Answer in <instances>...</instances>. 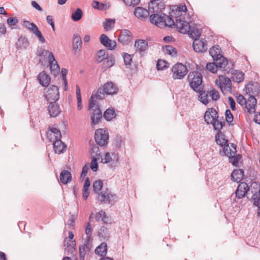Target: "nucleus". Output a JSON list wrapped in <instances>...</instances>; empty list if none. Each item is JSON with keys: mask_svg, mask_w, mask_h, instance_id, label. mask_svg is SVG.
<instances>
[{"mask_svg": "<svg viewBox=\"0 0 260 260\" xmlns=\"http://www.w3.org/2000/svg\"><path fill=\"white\" fill-rule=\"evenodd\" d=\"M61 76L62 77V80L63 81L64 84V90L65 91L68 89V81L67 79V75L68 74V70L65 68H62L61 69Z\"/></svg>", "mask_w": 260, "mask_h": 260, "instance_id": "52", "label": "nucleus"}, {"mask_svg": "<svg viewBox=\"0 0 260 260\" xmlns=\"http://www.w3.org/2000/svg\"><path fill=\"white\" fill-rule=\"evenodd\" d=\"M45 99L48 102H56L59 99L58 87L54 85H51L47 91Z\"/></svg>", "mask_w": 260, "mask_h": 260, "instance_id": "7", "label": "nucleus"}, {"mask_svg": "<svg viewBox=\"0 0 260 260\" xmlns=\"http://www.w3.org/2000/svg\"><path fill=\"white\" fill-rule=\"evenodd\" d=\"M94 217L96 221H102L104 223H108L109 222L108 217H107L106 212L102 210L97 212Z\"/></svg>", "mask_w": 260, "mask_h": 260, "instance_id": "34", "label": "nucleus"}, {"mask_svg": "<svg viewBox=\"0 0 260 260\" xmlns=\"http://www.w3.org/2000/svg\"><path fill=\"white\" fill-rule=\"evenodd\" d=\"M219 78H223L224 79L223 84L226 86L227 88L231 89L232 83L229 77H225L223 75H219Z\"/></svg>", "mask_w": 260, "mask_h": 260, "instance_id": "60", "label": "nucleus"}, {"mask_svg": "<svg viewBox=\"0 0 260 260\" xmlns=\"http://www.w3.org/2000/svg\"><path fill=\"white\" fill-rule=\"evenodd\" d=\"M34 34L39 39L41 43H45L46 41L44 37L43 36L41 31L39 30L38 27L32 33Z\"/></svg>", "mask_w": 260, "mask_h": 260, "instance_id": "58", "label": "nucleus"}, {"mask_svg": "<svg viewBox=\"0 0 260 260\" xmlns=\"http://www.w3.org/2000/svg\"><path fill=\"white\" fill-rule=\"evenodd\" d=\"M88 110H90V115L92 127L98 124L102 119L103 115L99 103L92 95L89 101Z\"/></svg>", "mask_w": 260, "mask_h": 260, "instance_id": "3", "label": "nucleus"}, {"mask_svg": "<svg viewBox=\"0 0 260 260\" xmlns=\"http://www.w3.org/2000/svg\"><path fill=\"white\" fill-rule=\"evenodd\" d=\"M134 55H129L127 53H123L122 57L123 58L124 62L125 65L131 64L132 61V56Z\"/></svg>", "mask_w": 260, "mask_h": 260, "instance_id": "57", "label": "nucleus"}, {"mask_svg": "<svg viewBox=\"0 0 260 260\" xmlns=\"http://www.w3.org/2000/svg\"><path fill=\"white\" fill-rule=\"evenodd\" d=\"M116 116L114 108H108L104 113L103 117L107 121H110L115 118Z\"/></svg>", "mask_w": 260, "mask_h": 260, "instance_id": "36", "label": "nucleus"}, {"mask_svg": "<svg viewBox=\"0 0 260 260\" xmlns=\"http://www.w3.org/2000/svg\"><path fill=\"white\" fill-rule=\"evenodd\" d=\"M237 102L241 106L245 105L246 104V100L242 94H239L236 98Z\"/></svg>", "mask_w": 260, "mask_h": 260, "instance_id": "64", "label": "nucleus"}, {"mask_svg": "<svg viewBox=\"0 0 260 260\" xmlns=\"http://www.w3.org/2000/svg\"><path fill=\"white\" fill-rule=\"evenodd\" d=\"M230 73H231V78H232L233 81L234 82L239 83L242 82L244 79V74L241 71L233 70V68L232 70L230 71Z\"/></svg>", "mask_w": 260, "mask_h": 260, "instance_id": "23", "label": "nucleus"}, {"mask_svg": "<svg viewBox=\"0 0 260 260\" xmlns=\"http://www.w3.org/2000/svg\"><path fill=\"white\" fill-rule=\"evenodd\" d=\"M192 47L197 52H205L207 50V44L206 40L195 39Z\"/></svg>", "mask_w": 260, "mask_h": 260, "instance_id": "13", "label": "nucleus"}, {"mask_svg": "<svg viewBox=\"0 0 260 260\" xmlns=\"http://www.w3.org/2000/svg\"><path fill=\"white\" fill-rule=\"evenodd\" d=\"M28 45L29 41L27 39L22 36L19 38L16 44L17 49H25Z\"/></svg>", "mask_w": 260, "mask_h": 260, "instance_id": "33", "label": "nucleus"}, {"mask_svg": "<svg viewBox=\"0 0 260 260\" xmlns=\"http://www.w3.org/2000/svg\"><path fill=\"white\" fill-rule=\"evenodd\" d=\"M83 16V12L80 8H78L76 10L73 12L71 18L74 21H79Z\"/></svg>", "mask_w": 260, "mask_h": 260, "instance_id": "43", "label": "nucleus"}, {"mask_svg": "<svg viewBox=\"0 0 260 260\" xmlns=\"http://www.w3.org/2000/svg\"><path fill=\"white\" fill-rule=\"evenodd\" d=\"M260 86L257 82H249L247 87H246L247 90V93L252 94V95L258 94L260 92Z\"/></svg>", "mask_w": 260, "mask_h": 260, "instance_id": "20", "label": "nucleus"}, {"mask_svg": "<svg viewBox=\"0 0 260 260\" xmlns=\"http://www.w3.org/2000/svg\"><path fill=\"white\" fill-rule=\"evenodd\" d=\"M225 120L227 122L228 124L230 125H232V122L234 120V116L232 113H231L230 110L227 109L225 112Z\"/></svg>", "mask_w": 260, "mask_h": 260, "instance_id": "53", "label": "nucleus"}, {"mask_svg": "<svg viewBox=\"0 0 260 260\" xmlns=\"http://www.w3.org/2000/svg\"><path fill=\"white\" fill-rule=\"evenodd\" d=\"M106 50L104 49H101L99 50L96 53V62L97 63H100L102 61H104L108 54H106Z\"/></svg>", "mask_w": 260, "mask_h": 260, "instance_id": "45", "label": "nucleus"}, {"mask_svg": "<svg viewBox=\"0 0 260 260\" xmlns=\"http://www.w3.org/2000/svg\"><path fill=\"white\" fill-rule=\"evenodd\" d=\"M18 22V19L16 17H10L7 19V23L11 29L14 28V26Z\"/></svg>", "mask_w": 260, "mask_h": 260, "instance_id": "56", "label": "nucleus"}, {"mask_svg": "<svg viewBox=\"0 0 260 260\" xmlns=\"http://www.w3.org/2000/svg\"><path fill=\"white\" fill-rule=\"evenodd\" d=\"M115 58L112 54L107 55L104 60V64L106 68H110L115 63Z\"/></svg>", "mask_w": 260, "mask_h": 260, "instance_id": "40", "label": "nucleus"}, {"mask_svg": "<svg viewBox=\"0 0 260 260\" xmlns=\"http://www.w3.org/2000/svg\"><path fill=\"white\" fill-rule=\"evenodd\" d=\"M242 155L240 154H232L231 155H229V161L231 162L233 166H236L238 164L239 161L241 159Z\"/></svg>", "mask_w": 260, "mask_h": 260, "instance_id": "46", "label": "nucleus"}, {"mask_svg": "<svg viewBox=\"0 0 260 260\" xmlns=\"http://www.w3.org/2000/svg\"><path fill=\"white\" fill-rule=\"evenodd\" d=\"M173 78L174 79H182L187 73V69L185 66L178 62L172 68Z\"/></svg>", "mask_w": 260, "mask_h": 260, "instance_id": "6", "label": "nucleus"}, {"mask_svg": "<svg viewBox=\"0 0 260 260\" xmlns=\"http://www.w3.org/2000/svg\"><path fill=\"white\" fill-rule=\"evenodd\" d=\"M190 88L194 91L199 93L198 99L204 105H207L209 103V91L204 90V85L203 84V77L198 71L190 72L187 77Z\"/></svg>", "mask_w": 260, "mask_h": 260, "instance_id": "1", "label": "nucleus"}, {"mask_svg": "<svg viewBox=\"0 0 260 260\" xmlns=\"http://www.w3.org/2000/svg\"><path fill=\"white\" fill-rule=\"evenodd\" d=\"M223 151L221 152L220 151V154L222 156L225 155L228 156L229 158V155H231L232 154H233V153H232V149L230 148L229 147V143L225 145H224L223 147Z\"/></svg>", "mask_w": 260, "mask_h": 260, "instance_id": "48", "label": "nucleus"}, {"mask_svg": "<svg viewBox=\"0 0 260 260\" xmlns=\"http://www.w3.org/2000/svg\"><path fill=\"white\" fill-rule=\"evenodd\" d=\"M100 39L101 43L110 50L114 49L116 46V42L114 40L110 39L105 34L101 35Z\"/></svg>", "mask_w": 260, "mask_h": 260, "instance_id": "14", "label": "nucleus"}, {"mask_svg": "<svg viewBox=\"0 0 260 260\" xmlns=\"http://www.w3.org/2000/svg\"><path fill=\"white\" fill-rule=\"evenodd\" d=\"M118 91V87L112 82H108L104 85L103 88L100 87L98 89L96 98L99 100H102L104 99V97L101 94L103 95H104V94L113 95L116 94Z\"/></svg>", "mask_w": 260, "mask_h": 260, "instance_id": "4", "label": "nucleus"}, {"mask_svg": "<svg viewBox=\"0 0 260 260\" xmlns=\"http://www.w3.org/2000/svg\"><path fill=\"white\" fill-rule=\"evenodd\" d=\"M64 246H66L65 249L67 250L69 252L73 253L76 250V241L75 240H72L70 242H68L67 245Z\"/></svg>", "mask_w": 260, "mask_h": 260, "instance_id": "49", "label": "nucleus"}, {"mask_svg": "<svg viewBox=\"0 0 260 260\" xmlns=\"http://www.w3.org/2000/svg\"><path fill=\"white\" fill-rule=\"evenodd\" d=\"M107 252V244L106 242L102 243L95 249V253L102 257L105 256Z\"/></svg>", "mask_w": 260, "mask_h": 260, "instance_id": "31", "label": "nucleus"}, {"mask_svg": "<svg viewBox=\"0 0 260 260\" xmlns=\"http://www.w3.org/2000/svg\"><path fill=\"white\" fill-rule=\"evenodd\" d=\"M60 139H55L53 143V149L56 153L60 154L63 153L67 149V146Z\"/></svg>", "mask_w": 260, "mask_h": 260, "instance_id": "21", "label": "nucleus"}, {"mask_svg": "<svg viewBox=\"0 0 260 260\" xmlns=\"http://www.w3.org/2000/svg\"><path fill=\"white\" fill-rule=\"evenodd\" d=\"M124 3L128 6L134 7L140 2V0H123Z\"/></svg>", "mask_w": 260, "mask_h": 260, "instance_id": "62", "label": "nucleus"}, {"mask_svg": "<svg viewBox=\"0 0 260 260\" xmlns=\"http://www.w3.org/2000/svg\"><path fill=\"white\" fill-rule=\"evenodd\" d=\"M37 79L40 84L44 87L48 86L51 80L50 76L44 71L38 75Z\"/></svg>", "mask_w": 260, "mask_h": 260, "instance_id": "25", "label": "nucleus"}, {"mask_svg": "<svg viewBox=\"0 0 260 260\" xmlns=\"http://www.w3.org/2000/svg\"><path fill=\"white\" fill-rule=\"evenodd\" d=\"M103 186V182L101 180H96L93 182V191L96 193H99V192L102 189Z\"/></svg>", "mask_w": 260, "mask_h": 260, "instance_id": "47", "label": "nucleus"}, {"mask_svg": "<svg viewBox=\"0 0 260 260\" xmlns=\"http://www.w3.org/2000/svg\"><path fill=\"white\" fill-rule=\"evenodd\" d=\"M209 94L213 101H217L220 98L219 93L215 88H213L209 92Z\"/></svg>", "mask_w": 260, "mask_h": 260, "instance_id": "55", "label": "nucleus"}, {"mask_svg": "<svg viewBox=\"0 0 260 260\" xmlns=\"http://www.w3.org/2000/svg\"><path fill=\"white\" fill-rule=\"evenodd\" d=\"M165 8V5L161 0H151L149 10L153 9V12H158Z\"/></svg>", "mask_w": 260, "mask_h": 260, "instance_id": "24", "label": "nucleus"}, {"mask_svg": "<svg viewBox=\"0 0 260 260\" xmlns=\"http://www.w3.org/2000/svg\"><path fill=\"white\" fill-rule=\"evenodd\" d=\"M257 104V100L255 96L250 95L246 101L245 108L247 110V112L249 114L255 113V106Z\"/></svg>", "mask_w": 260, "mask_h": 260, "instance_id": "17", "label": "nucleus"}, {"mask_svg": "<svg viewBox=\"0 0 260 260\" xmlns=\"http://www.w3.org/2000/svg\"><path fill=\"white\" fill-rule=\"evenodd\" d=\"M48 58L51 73L55 76L58 74L60 70V67L57 61L55 59V57L52 52H49V54L48 56Z\"/></svg>", "mask_w": 260, "mask_h": 260, "instance_id": "8", "label": "nucleus"}, {"mask_svg": "<svg viewBox=\"0 0 260 260\" xmlns=\"http://www.w3.org/2000/svg\"><path fill=\"white\" fill-rule=\"evenodd\" d=\"M169 63L165 60L158 59L156 64V68L157 70H162L164 69L168 68Z\"/></svg>", "mask_w": 260, "mask_h": 260, "instance_id": "51", "label": "nucleus"}, {"mask_svg": "<svg viewBox=\"0 0 260 260\" xmlns=\"http://www.w3.org/2000/svg\"><path fill=\"white\" fill-rule=\"evenodd\" d=\"M56 102H49L48 106V111L49 114L51 117L57 116L61 112V109Z\"/></svg>", "mask_w": 260, "mask_h": 260, "instance_id": "18", "label": "nucleus"}, {"mask_svg": "<svg viewBox=\"0 0 260 260\" xmlns=\"http://www.w3.org/2000/svg\"><path fill=\"white\" fill-rule=\"evenodd\" d=\"M49 131L52 132V133L56 135L55 136V139H61V134L60 133V131L59 129L55 128V127H52L49 128Z\"/></svg>", "mask_w": 260, "mask_h": 260, "instance_id": "61", "label": "nucleus"}, {"mask_svg": "<svg viewBox=\"0 0 260 260\" xmlns=\"http://www.w3.org/2000/svg\"><path fill=\"white\" fill-rule=\"evenodd\" d=\"M132 40V33L127 29H123L121 30L118 38L119 42L123 45L128 44Z\"/></svg>", "mask_w": 260, "mask_h": 260, "instance_id": "15", "label": "nucleus"}, {"mask_svg": "<svg viewBox=\"0 0 260 260\" xmlns=\"http://www.w3.org/2000/svg\"><path fill=\"white\" fill-rule=\"evenodd\" d=\"M115 23V19L106 18L103 22V27L105 30H109L114 26Z\"/></svg>", "mask_w": 260, "mask_h": 260, "instance_id": "42", "label": "nucleus"}, {"mask_svg": "<svg viewBox=\"0 0 260 260\" xmlns=\"http://www.w3.org/2000/svg\"><path fill=\"white\" fill-rule=\"evenodd\" d=\"M224 136L225 135L222 132L218 133L215 136V141L221 147H223L229 143L228 140L226 139Z\"/></svg>", "mask_w": 260, "mask_h": 260, "instance_id": "32", "label": "nucleus"}, {"mask_svg": "<svg viewBox=\"0 0 260 260\" xmlns=\"http://www.w3.org/2000/svg\"><path fill=\"white\" fill-rule=\"evenodd\" d=\"M165 49L166 51V53L170 55L173 57L177 56V49L175 47L171 45H166L165 46Z\"/></svg>", "mask_w": 260, "mask_h": 260, "instance_id": "50", "label": "nucleus"}, {"mask_svg": "<svg viewBox=\"0 0 260 260\" xmlns=\"http://www.w3.org/2000/svg\"><path fill=\"white\" fill-rule=\"evenodd\" d=\"M216 120H212V122L210 124L213 125L214 130L217 131L218 133L221 132V129L225 124L223 118H216Z\"/></svg>", "mask_w": 260, "mask_h": 260, "instance_id": "26", "label": "nucleus"}, {"mask_svg": "<svg viewBox=\"0 0 260 260\" xmlns=\"http://www.w3.org/2000/svg\"><path fill=\"white\" fill-rule=\"evenodd\" d=\"M164 15V20L162 25L168 26L170 28H176V22L175 23L172 18L165 14Z\"/></svg>", "mask_w": 260, "mask_h": 260, "instance_id": "35", "label": "nucleus"}, {"mask_svg": "<svg viewBox=\"0 0 260 260\" xmlns=\"http://www.w3.org/2000/svg\"><path fill=\"white\" fill-rule=\"evenodd\" d=\"M92 7L94 9L100 11L106 10L108 8L106 4L100 3L96 1H93L92 2Z\"/></svg>", "mask_w": 260, "mask_h": 260, "instance_id": "44", "label": "nucleus"}, {"mask_svg": "<svg viewBox=\"0 0 260 260\" xmlns=\"http://www.w3.org/2000/svg\"><path fill=\"white\" fill-rule=\"evenodd\" d=\"M150 21L151 23L157 26L162 25L164 20V15L161 14H153L150 16Z\"/></svg>", "mask_w": 260, "mask_h": 260, "instance_id": "27", "label": "nucleus"}, {"mask_svg": "<svg viewBox=\"0 0 260 260\" xmlns=\"http://www.w3.org/2000/svg\"><path fill=\"white\" fill-rule=\"evenodd\" d=\"M244 176V171L243 169H234L231 173V180L239 183L243 179Z\"/></svg>", "mask_w": 260, "mask_h": 260, "instance_id": "22", "label": "nucleus"}, {"mask_svg": "<svg viewBox=\"0 0 260 260\" xmlns=\"http://www.w3.org/2000/svg\"><path fill=\"white\" fill-rule=\"evenodd\" d=\"M249 190V187L247 183L244 182H241L238 186L235 193L237 199H241L245 197Z\"/></svg>", "mask_w": 260, "mask_h": 260, "instance_id": "10", "label": "nucleus"}, {"mask_svg": "<svg viewBox=\"0 0 260 260\" xmlns=\"http://www.w3.org/2000/svg\"><path fill=\"white\" fill-rule=\"evenodd\" d=\"M209 53L213 58L214 59H219V61H228V59L222 56L220 53V48L219 45H214L210 49Z\"/></svg>", "mask_w": 260, "mask_h": 260, "instance_id": "16", "label": "nucleus"}, {"mask_svg": "<svg viewBox=\"0 0 260 260\" xmlns=\"http://www.w3.org/2000/svg\"><path fill=\"white\" fill-rule=\"evenodd\" d=\"M98 194V199L101 203L110 204L112 203L113 195L108 189L101 191L100 193H99Z\"/></svg>", "mask_w": 260, "mask_h": 260, "instance_id": "12", "label": "nucleus"}, {"mask_svg": "<svg viewBox=\"0 0 260 260\" xmlns=\"http://www.w3.org/2000/svg\"><path fill=\"white\" fill-rule=\"evenodd\" d=\"M258 186L259 189L253 195V200L254 201L253 205L258 207L257 214L260 216V183Z\"/></svg>", "mask_w": 260, "mask_h": 260, "instance_id": "37", "label": "nucleus"}, {"mask_svg": "<svg viewBox=\"0 0 260 260\" xmlns=\"http://www.w3.org/2000/svg\"><path fill=\"white\" fill-rule=\"evenodd\" d=\"M72 180V174L68 170H63L60 174V181L63 184H66Z\"/></svg>", "mask_w": 260, "mask_h": 260, "instance_id": "28", "label": "nucleus"}, {"mask_svg": "<svg viewBox=\"0 0 260 260\" xmlns=\"http://www.w3.org/2000/svg\"><path fill=\"white\" fill-rule=\"evenodd\" d=\"M85 234L87 235V238L88 240H90L91 235H92V229L90 228V224L89 222H88L85 229Z\"/></svg>", "mask_w": 260, "mask_h": 260, "instance_id": "63", "label": "nucleus"}, {"mask_svg": "<svg viewBox=\"0 0 260 260\" xmlns=\"http://www.w3.org/2000/svg\"><path fill=\"white\" fill-rule=\"evenodd\" d=\"M89 152L90 153L91 158L93 157L100 158L101 156L100 149L99 147L95 144H92L90 145Z\"/></svg>", "mask_w": 260, "mask_h": 260, "instance_id": "41", "label": "nucleus"}, {"mask_svg": "<svg viewBox=\"0 0 260 260\" xmlns=\"http://www.w3.org/2000/svg\"><path fill=\"white\" fill-rule=\"evenodd\" d=\"M135 47L140 52L145 51L148 48V42L145 40L139 39L135 41Z\"/></svg>", "mask_w": 260, "mask_h": 260, "instance_id": "29", "label": "nucleus"}, {"mask_svg": "<svg viewBox=\"0 0 260 260\" xmlns=\"http://www.w3.org/2000/svg\"><path fill=\"white\" fill-rule=\"evenodd\" d=\"M176 28L182 34H185L189 32L191 27L188 22L180 19H176Z\"/></svg>", "mask_w": 260, "mask_h": 260, "instance_id": "11", "label": "nucleus"}, {"mask_svg": "<svg viewBox=\"0 0 260 260\" xmlns=\"http://www.w3.org/2000/svg\"><path fill=\"white\" fill-rule=\"evenodd\" d=\"M81 38L78 35H74L73 40V50L75 51V54L81 49Z\"/></svg>", "mask_w": 260, "mask_h": 260, "instance_id": "30", "label": "nucleus"}, {"mask_svg": "<svg viewBox=\"0 0 260 260\" xmlns=\"http://www.w3.org/2000/svg\"><path fill=\"white\" fill-rule=\"evenodd\" d=\"M216 118H219L218 112L213 108H209L206 111L204 119L207 124L212 123V120H216Z\"/></svg>", "mask_w": 260, "mask_h": 260, "instance_id": "9", "label": "nucleus"}, {"mask_svg": "<svg viewBox=\"0 0 260 260\" xmlns=\"http://www.w3.org/2000/svg\"><path fill=\"white\" fill-rule=\"evenodd\" d=\"M134 14L136 17L141 20H144L148 18L149 12L146 9L138 7L134 10Z\"/></svg>", "mask_w": 260, "mask_h": 260, "instance_id": "19", "label": "nucleus"}, {"mask_svg": "<svg viewBox=\"0 0 260 260\" xmlns=\"http://www.w3.org/2000/svg\"><path fill=\"white\" fill-rule=\"evenodd\" d=\"M94 139L96 144L101 147H106L109 140V133L107 131L99 128L95 131Z\"/></svg>", "mask_w": 260, "mask_h": 260, "instance_id": "5", "label": "nucleus"}, {"mask_svg": "<svg viewBox=\"0 0 260 260\" xmlns=\"http://www.w3.org/2000/svg\"><path fill=\"white\" fill-rule=\"evenodd\" d=\"M213 62H209L206 64V69L212 73H215L217 69L221 71L223 74H229L234 67L231 61H219V59H214Z\"/></svg>", "mask_w": 260, "mask_h": 260, "instance_id": "2", "label": "nucleus"}, {"mask_svg": "<svg viewBox=\"0 0 260 260\" xmlns=\"http://www.w3.org/2000/svg\"><path fill=\"white\" fill-rule=\"evenodd\" d=\"M98 235L100 238H102L101 239V240H103L107 241L110 237L109 231L105 226H103L99 230Z\"/></svg>", "mask_w": 260, "mask_h": 260, "instance_id": "38", "label": "nucleus"}, {"mask_svg": "<svg viewBox=\"0 0 260 260\" xmlns=\"http://www.w3.org/2000/svg\"><path fill=\"white\" fill-rule=\"evenodd\" d=\"M91 158L92 160L90 162V168L93 171L95 172L98 169V159L99 158L95 157H93V158Z\"/></svg>", "mask_w": 260, "mask_h": 260, "instance_id": "59", "label": "nucleus"}, {"mask_svg": "<svg viewBox=\"0 0 260 260\" xmlns=\"http://www.w3.org/2000/svg\"><path fill=\"white\" fill-rule=\"evenodd\" d=\"M22 25L24 27L28 29L32 33L35 31L37 27H38L36 24L33 22H30L28 20H23L22 22Z\"/></svg>", "mask_w": 260, "mask_h": 260, "instance_id": "39", "label": "nucleus"}, {"mask_svg": "<svg viewBox=\"0 0 260 260\" xmlns=\"http://www.w3.org/2000/svg\"><path fill=\"white\" fill-rule=\"evenodd\" d=\"M188 35L190 38L195 40V39H199L201 34L198 29H194L192 30L190 29L189 32L188 33Z\"/></svg>", "mask_w": 260, "mask_h": 260, "instance_id": "54", "label": "nucleus"}]
</instances>
